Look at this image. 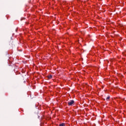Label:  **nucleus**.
I'll return each instance as SVG.
<instances>
[{
  "mask_svg": "<svg viewBox=\"0 0 126 126\" xmlns=\"http://www.w3.org/2000/svg\"><path fill=\"white\" fill-rule=\"evenodd\" d=\"M74 104V100H71L68 102V105L69 106H72Z\"/></svg>",
  "mask_w": 126,
  "mask_h": 126,
  "instance_id": "obj_1",
  "label": "nucleus"
},
{
  "mask_svg": "<svg viewBox=\"0 0 126 126\" xmlns=\"http://www.w3.org/2000/svg\"><path fill=\"white\" fill-rule=\"evenodd\" d=\"M52 78H53V76L52 75L48 76V78L49 79H52Z\"/></svg>",
  "mask_w": 126,
  "mask_h": 126,
  "instance_id": "obj_2",
  "label": "nucleus"
},
{
  "mask_svg": "<svg viewBox=\"0 0 126 126\" xmlns=\"http://www.w3.org/2000/svg\"><path fill=\"white\" fill-rule=\"evenodd\" d=\"M59 126H65V124L62 123L59 125Z\"/></svg>",
  "mask_w": 126,
  "mask_h": 126,
  "instance_id": "obj_3",
  "label": "nucleus"
},
{
  "mask_svg": "<svg viewBox=\"0 0 126 126\" xmlns=\"http://www.w3.org/2000/svg\"><path fill=\"white\" fill-rule=\"evenodd\" d=\"M110 96H108V97L106 98V100H107V101H108V100H109V99H110Z\"/></svg>",
  "mask_w": 126,
  "mask_h": 126,
  "instance_id": "obj_4",
  "label": "nucleus"
},
{
  "mask_svg": "<svg viewBox=\"0 0 126 126\" xmlns=\"http://www.w3.org/2000/svg\"><path fill=\"white\" fill-rule=\"evenodd\" d=\"M40 118V116L38 115V119Z\"/></svg>",
  "mask_w": 126,
  "mask_h": 126,
  "instance_id": "obj_5",
  "label": "nucleus"
},
{
  "mask_svg": "<svg viewBox=\"0 0 126 126\" xmlns=\"http://www.w3.org/2000/svg\"><path fill=\"white\" fill-rule=\"evenodd\" d=\"M16 32H17V29L15 30Z\"/></svg>",
  "mask_w": 126,
  "mask_h": 126,
  "instance_id": "obj_6",
  "label": "nucleus"
},
{
  "mask_svg": "<svg viewBox=\"0 0 126 126\" xmlns=\"http://www.w3.org/2000/svg\"><path fill=\"white\" fill-rule=\"evenodd\" d=\"M105 98H104V99H103V100L105 101Z\"/></svg>",
  "mask_w": 126,
  "mask_h": 126,
  "instance_id": "obj_7",
  "label": "nucleus"
},
{
  "mask_svg": "<svg viewBox=\"0 0 126 126\" xmlns=\"http://www.w3.org/2000/svg\"><path fill=\"white\" fill-rule=\"evenodd\" d=\"M37 116H38V113H37Z\"/></svg>",
  "mask_w": 126,
  "mask_h": 126,
  "instance_id": "obj_8",
  "label": "nucleus"
}]
</instances>
